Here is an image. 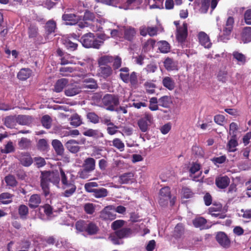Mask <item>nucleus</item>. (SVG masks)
Instances as JSON below:
<instances>
[{
	"label": "nucleus",
	"instance_id": "nucleus-1",
	"mask_svg": "<svg viewBox=\"0 0 251 251\" xmlns=\"http://www.w3.org/2000/svg\"><path fill=\"white\" fill-rule=\"evenodd\" d=\"M41 186L45 196L50 194L49 182L58 184L60 181L59 174L57 171L42 172L41 176Z\"/></svg>",
	"mask_w": 251,
	"mask_h": 251
},
{
	"label": "nucleus",
	"instance_id": "nucleus-2",
	"mask_svg": "<svg viewBox=\"0 0 251 251\" xmlns=\"http://www.w3.org/2000/svg\"><path fill=\"white\" fill-rule=\"evenodd\" d=\"M80 42L82 45L86 48H93L95 49H99L103 42L97 39L92 33H88L84 34L81 37Z\"/></svg>",
	"mask_w": 251,
	"mask_h": 251
},
{
	"label": "nucleus",
	"instance_id": "nucleus-3",
	"mask_svg": "<svg viewBox=\"0 0 251 251\" xmlns=\"http://www.w3.org/2000/svg\"><path fill=\"white\" fill-rule=\"evenodd\" d=\"M103 105L106 106V109L109 111H115V107L119 105V97L113 94H106L102 99Z\"/></svg>",
	"mask_w": 251,
	"mask_h": 251
},
{
	"label": "nucleus",
	"instance_id": "nucleus-4",
	"mask_svg": "<svg viewBox=\"0 0 251 251\" xmlns=\"http://www.w3.org/2000/svg\"><path fill=\"white\" fill-rule=\"evenodd\" d=\"M153 117L149 113H146L144 117L139 119L137 121V125L140 130L143 132H147L150 126L153 123Z\"/></svg>",
	"mask_w": 251,
	"mask_h": 251
},
{
	"label": "nucleus",
	"instance_id": "nucleus-5",
	"mask_svg": "<svg viewBox=\"0 0 251 251\" xmlns=\"http://www.w3.org/2000/svg\"><path fill=\"white\" fill-rule=\"evenodd\" d=\"M234 22V19L232 17L228 18L223 29V33L220 36V38L222 41L226 42L229 39V36L233 29Z\"/></svg>",
	"mask_w": 251,
	"mask_h": 251
},
{
	"label": "nucleus",
	"instance_id": "nucleus-6",
	"mask_svg": "<svg viewBox=\"0 0 251 251\" xmlns=\"http://www.w3.org/2000/svg\"><path fill=\"white\" fill-rule=\"evenodd\" d=\"M171 199L170 188L165 187L161 189L159 192V203L162 206H166Z\"/></svg>",
	"mask_w": 251,
	"mask_h": 251
},
{
	"label": "nucleus",
	"instance_id": "nucleus-7",
	"mask_svg": "<svg viewBox=\"0 0 251 251\" xmlns=\"http://www.w3.org/2000/svg\"><path fill=\"white\" fill-rule=\"evenodd\" d=\"M114 209V207L111 205L105 207L100 212V218L104 220H113L115 219L116 215Z\"/></svg>",
	"mask_w": 251,
	"mask_h": 251
},
{
	"label": "nucleus",
	"instance_id": "nucleus-8",
	"mask_svg": "<svg viewBox=\"0 0 251 251\" xmlns=\"http://www.w3.org/2000/svg\"><path fill=\"white\" fill-rule=\"evenodd\" d=\"M216 240L221 246L225 249L229 248L231 242L227 235L224 232H219L216 236Z\"/></svg>",
	"mask_w": 251,
	"mask_h": 251
},
{
	"label": "nucleus",
	"instance_id": "nucleus-9",
	"mask_svg": "<svg viewBox=\"0 0 251 251\" xmlns=\"http://www.w3.org/2000/svg\"><path fill=\"white\" fill-rule=\"evenodd\" d=\"M95 19V16L94 13L87 10L84 13L83 17V21L79 22L78 24V26L80 28H83L87 27L89 25L88 22H93Z\"/></svg>",
	"mask_w": 251,
	"mask_h": 251
},
{
	"label": "nucleus",
	"instance_id": "nucleus-10",
	"mask_svg": "<svg viewBox=\"0 0 251 251\" xmlns=\"http://www.w3.org/2000/svg\"><path fill=\"white\" fill-rule=\"evenodd\" d=\"M187 36V25L184 23L182 26L177 27L176 38L179 42H184Z\"/></svg>",
	"mask_w": 251,
	"mask_h": 251
},
{
	"label": "nucleus",
	"instance_id": "nucleus-11",
	"mask_svg": "<svg viewBox=\"0 0 251 251\" xmlns=\"http://www.w3.org/2000/svg\"><path fill=\"white\" fill-rule=\"evenodd\" d=\"M62 19L64 21L70 22L67 23V25H73L77 23L78 21L81 20V18L74 14H65L62 16Z\"/></svg>",
	"mask_w": 251,
	"mask_h": 251
},
{
	"label": "nucleus",
	"instance_id": "nucleus-12",
	"mask_svg": "<svg viewBox=\"0 0 251 251\" xmlns=\"http://www.w3.org/2000/svg\"><path fill=\"white\" fill-rule=\"evenodd\" d=\"M62 188L65 190L64 196L66 197H70L76 190V186L73 181L63 184Z\"/></svg>",
	"mask_w": 251,
	"mask_h": 251
},
{
	"label": "nucleus",
	"instance_id": "nucleus-13",
	"mask_svg": "<svg viewBox=\"0 0 251 251\" xmlns=\"http://www.w3.org/2000/svg\"><path fill=\"white\" fill-rule=\"evenodd\" d=\"M199 39L200 44L205 48L211 47V43L209 36L204 32H200L199 34Z\"/></svg>",
	"mask_w": 251,
	"mask_h": 251
},
{
	"label": "nucleus",
	"instance_id": "nucleus-14",
	"mask_svg": "<svg viewBox=\"0 0 251 251\" xmlns=\"http://www.w3.org/2000/svg\"><path fill=\"white\" fill-rule=\"evenodd\" d=\"M81 91V88L78 86L71 85L67 86L65 90V94L67 96L73 97L79 94Z\"/></svg>",
	"mask_w": 251,
	"mask_h": 251
},
{
	"label": "nucleus",
	"instance_id": "nucleus-15",
	"mask_svg": "<svg viewBox=\"0 0 251 251\" xmlns=\"http://www.w3.org/2000/svg\"><path fill=\"white\" fill-rule=\"evenodd\" d=\"M19 160L22 165L25 167H29L33 162V159L28 153H22Z\"/></svg>",
	"mask_w": 251,
	"mask_h": 251
},
{
	"label": "nucleus",
	"instance_id": "nucleus-16",
	"mask_svg": "<svg viewBox=\"0 0 251 251\" xmlns=\"http://www.w3.org/2000/svg\"><path fill=\"white\" fill-rule=\"evenodd\" d=\"M134 175L132 172L123 174L119 176V182L121 184L132 183L134 180Z\"/></svg>",
	"mask_w": 251,
	"mask_h": 251
},
{
	"label": "nucleus",
	"instance_id": "nucleus-17",
	"mask_svg": "<svg viewBox=\"0 0 251 251\" xmlns=\"http://www.w3.org/2000/svg\"><path fill=\"white\" fill-rule=\"evenodd\" d=\"M79 143L75 140H70L65 144L66 148L72 153H75L79 151L80 147L77 146Z\"/></svg>",
	"mask_w": 251,
	"mask_h": 251
},
{
	"label": "nucleus",
	"instance_id": "nucleus-18",
	"mask_svg": "<svg viewBox=\"0 0 251 251\" xmlns=\"http://www.w3.org/2000/svg\"><path fill=\"white\" fill-rule=\"evenodd\" d=\"M82 168H84L92 172L96 168V160L92 157L86 158L83 161Z\"/></svg>",
	"mask_w": 251,
	"mask_h": 251
},
{
	"label": "nucleus",
	"instance_id": "nucleus-19",
	"mask_svg": "<svg viewBox=\"0 0 251 251\" xmlns=\"http://www.w3.org/2000/svg\"><path fill=\"white\" fill-rule=\"evenodd\" d=\"M230 179L227 176L218 177L216 179L217 186L221 189L226 188L229 184Z\"/></svg>",
	"mask_w": 251,
	"mask_h": 251
},
{
	"label": "nucleus",
	"instance_id": "nucleus-20",
	"mask_svg": "<svg viewBox=\"0 0 251 251\" xmlns=\"http://www.w3.org/2000/svg\"><path fill=\"white\" fill-rule=\"evenodd\" d=\"M51 145L54 149L56 153L58 155H62L64 153V149L61 142L57 139L52 141Z\"/></svg>",
	"mask_w": 251,
	"mask_h": 251
},
{
	"label": "nucleus",
	"instance_id": "nucleus-21",
	"mask_svg": "<svg viewBox=\"0 0 251 251\" xmlns=\"http://www.w3.org/2000/svg\"><path fill=\"white\" fill-rule=\"evenodd\" d=\"M41 201L40 196L38 194H33L29 200L28 205L31 208H35L39 206Z\"/></svg>",
	"mask_w": 251,
	"mask_h": 251
},
{
	"label": "nucleus",
	"instance_id": "nucleus-22",
	"mask_svg": "<svg viewBox=\"0 0 251 251\" xmlns=\"http://www.w3.org/2000/svg\"><path fill=\"white\" fill-rule=\"evenodd\" d=\"M136 31L135 29L132 27H127L124 30V37L126 40L131 41L135 36Z\"/></svg>",
	"mask_w": 251,
	"mask_h": 251
},
{
	"label": "nucleus",
	"instance_id": "nucleus-23",
	"mask_svg": "<svg viewBox=\"0 0 251 251\" xmlns=\"http://www.w3.org/2000/svg\"><path fill=\"white\" fill-rule=\"evenodd\" d=\"M162 84L165 88L169 90H173L175 87L174 80L169 76H165L163 78Z\"/></svg>",
	"mask_w": 251,
	"mask_h": 251
},
{
	"label": "nucleus",
	"instance_id": "nucleus-24",
	"mask_svg": "<svg viewBox=\"0 0 251 251\" xmlns=\"http://www.w3.org/2000/svg\"><path fill=\"white\" fill-rule=\"evenodd\" d=\"M164 65L168 71H173L177 69V64L172 58L167 57L164 62Z\"/></svg>",
	"mask_w": 251,
	"mask_h": 251
},
{
	"label": "nucleus",
	"instance_id": "nucleus-25",
	"mask_svg": "<svg viewBox=\"0 0 251 251\" xmlns=\"http://www.w3.org/2000/svg\"><path fill=\"white\" fill-rule=\"evenodd\" d=\"M207 221L203 217H199L195 218L193 221V224L196 227H199L201 229H203L207 228L206 227V224Z\"/></svg>",
	"mask_w": 251,
	"mask_h": 251
},
{
	"label": "nucleus",
	"instance_id": "nucleus-26",
	"mask_svg": "<svg viewBox=\"0 0 251 251\" xmlns=\"http://www.w3.org/2000/svg\"><path fill=\"white\" fill-rule=\"evenodd\" d=\"M31 143L32 142L30 139L23 137L19 141L18 145L20 149L25 150L31 147Z\"/></svg>",
	"mask_w": 251,
	"mask_h": 251
},
{
	"label": "nucleus",
	"instance_id": "nucleus-27",
	"mask_svg": "<svg viewBox=\"0 0 251 251\" xmlns=\"http://www.w3.org/2000/svg\"><path fill=\"white\" fill-rule=\"evenodd\" d=\"M241 36L244 43H246L251 41V27H244Z\"/></svg>",
	"mask_w": 251,
	"mask_h": 251
},
{
	"label": "nucleus",
	"instance_id": "nucleus-28",
	"mask_svg": "<svg viewBox=\"0 0 251 251\" xmlns=\"http://www.w3.org/2000/svg\"><path fill=\"white\" fill-rule=\"evenodd\" d=\"M68 82V80L66 78H61L58 80L54 86V91L56 92H61Z\"/></svg>",
	"mask_w": 251,
	"mask_h": 251
},
{
	"label": "nucleus",
	"instance_id": "nucleus-29",
	"mask_svg": "<svg viewBox=\"0 0 251 251\" xmlns=\"http://www.w3.org/2000/svg\"><path fill=\"white\" fill-rule=\"evenodd\" d=\"M100 67V73L103 78L110 76L112 74V69L109 66H101Z\"/></svg>",
	"mask_w": 251,
	"mask_h": 251
},
{
	"label": "nucleus",
	"instance_id": "nucleus-30",
	"mask_svg": "<svg viewBox=\"0 0 251 251\" xmlns=\"http://www.w3.org/2000/svg\"><path fill=\"white\" fill-rule=\"evenodd\" d=\"M131 233L132 230L130 228H123L115 232V234H116V236L120 239L127 237L131 234Z\"/></svg>",
	"mask_w": 251,
	"mask_h": 251
},
{
	"label": "nucleus",
	"instance_id": "nucleus-31",
	"mask_svg": "<svg viewBox=\"0 0 251 251\" xmlns=\"http://www.w3.org/2000/svg\"><path fill=\"white\" fill-rule=\"evenodd\" d=\"M157 45L161 52L165 53L169 52L170 46L167 41H160L157 42Z\"/></svg>",
	"mask_w": 251,
	"mask_h": 251
},
{
	"label": "nucleus",
	"instance_id": "nucleus-32",
	"mask_svg": "<svg viewBox=\"0 0 251 251\" xmlns=\"http://www.w3.org/2000/svg\"><path fill=\"white\" fill-rule=\"evenodd\" d=\"M31 71L29 69H22L17 75V77L19 79L24 80L28 78L30 75Z\"/></svg>",
	"mask_w": 251,
	"mask_h": 251
},
{
	"label": "nucleus",
	"instance_id": "nucleus-33",
	"mask_svg": "<svg viewBox=\"0 0 251 251\" xmlns=\"http://www.w3.org/2000/svg\"><path fill=\"white\" fill-rule=\"evenodd\" d=\"M83 87L88 89H96L98 87L96 81L93 78H86L83 81Z\"/></svg>",
	"mask_w": 251,
	"mask_h": 251
},
{
	"label": "nucleus",
	"instance_id": "nucleus-34",
	"mask_svg": "<svg viewBox=\"0 0 251 251\" xmlns=\"http://www.w3.org/2000/svg\"><path fill=\"white\" fill-rule=\"evenodd\" d=\"M113 60V57L109 55H103L99 58L98 62L99 66H108L107 64L112 62Z\"/></svg>",
	"mask_w": 251,
	"mask_h": 251
},
{
	"label": "nucleus",
	"instance_id": "nucleus-35",
	"mask_svg": "<svg viewBox=\"0 0 251 251\" xmlns=\"http://www.w3.org/2000/svg\"><path fill=\"white\" fill-rule=\"evenodd\" d=\"M94 196L97 198H101L106 197L108 195V191L104 188L95 189L94 192Z\"/></svg>",
	"mask_w": 251,
	"mask_h": 251
},
{
	"label": "nucleus",
	"instance_id": "nucleus-36",
	"mask_svg": "<svg viewBox=\"0 0 251 251\" xmlns=\"http://www.w3.org/2000/svg\"><path fill=\"white\" fill-rule=\"evenodd\" d=\"M18 213L21 219H25L28 214L27 206L24 204L20 205L18 208Z\"/></svg>",
	"mask_w": 251,
	"mask_h": 251
},
{
	"label": "nucleus",
	"instance_id": "nucleus-37",
	"mask_svg": "<svg viewBox=\"0 0 251 251\" xmlns=\"http://www.w3.org/2000/svg\"><path fill=\"white\" fill-rule=\"evenodd\" d=\"M56 23L53 20H49L45 25V29L48 34H50L55 32L56 29Z\"/></svg>",
	"mask_w": 251,
	"mask_h": 251
},
{
	"label": "nucleus",
	"instance_id": "nucleus-38",
	"mask_svg": "<svg viewBox=\"0 0 251 251\" xmlns=\"http://www.w3.org/2000/svg\"><path fill=\"white\" fill-rule=\"evenodd\" d=\"M233 56L238 62L239 65L244 64L246 61V57L245 55L237 51L233 53Z\"/></svg>",
	"mask_w": 251,
	"mask_h": 251
},
{
	"label": "nucleus",
	"instance_id": "nucleus-39",
	"mask_svg": "<svg viewBox=\"0 0 251 251\" xmlns=\"http://www.w3.org/2000/svg\"><path fill=\"white\" fill-rule=\"evenodd\" d=\"M16 118L14 116H9L5 117L4 125L8 128H13L16 124Z\"/></svg>",
	"mask_w": 251,
	"mask_h": 251
},
{
	"label": "nucleus",
	"instance_id": "nucleus-40",
	"mask_svg": "<svg viewBox=\"0 0 251 251\" xmlns=\"http://www.w3.org/2000/svg\"><path fill=\"white\" fill-rule=\"evenodd\" d=\"M184 228L182 224H178L175 227L174 229V236L176 238L180 237L184 233Z\"/></svg>",
	"mask_w": 251,
	"mask_h": 251
},
{
	"label": "nucleus",
	"instance_id": "nucleus-41",
	"mask_svg": "<svg viewBox=\"0 0 251 251\" xmlns=\"http://www.w3.org/2000/svg\"><path fill=\"white\" fill-rule=\"evenodd\" d=\"M92 172L84 168L80 169L77 173L78 176L81 179H88L91 176Z\"/></svg>",
	"mask_w": 251,
	"mask_h": 251
},
{
	"label": "nucleus",
	"instance_id": "nucleus-42",
	"mask_svg": "<svg viewBox=\"0 0 251 251\" xmlns=\"http://www.w3.org/2000/svg\"><path fill=\"white\" fill-rule=\"evenodd\" d=\"M16 122L22 125H27L30 122V117L25 115H19L16 118Z\"/></svg>",
	"mask_w": 251,
	"mask_h": 251
},
{
	"label": "nucleus",
	"instance_id": "nucleus-43",
	"mask_svg": "<svg viewBox=\"0 0 251 251\" xmlns=\"http://www.w3.org/2000/svg\"><path fill=\"white\" fill-rule=\"evenodd\" d=\"M98 229L99 228L96 225L93 223H90L86 227V231L90 235L96 234Z\"/></svg>",
	"mask_w": 251,
	"mask_h": 251
},
{
	"label": "nucleus",
	"instance_id": "nucleus-44",
	"mask_svg": "<svg viewBox=\"0 0 251 251\" xmlns=\"http://www.w3.org/2000/svg\"><path fill=\"white\" fill-rule=\"evenodd\" d=\"M70 119L71 120V125L77 127L82 124L80 117L77 114H74Z\"/></svg>",
	"mask_w": 251,
	"mask_h": 251
},
{
	"label": "nucleus",
	"instance_id": "nucleus-45",
	"mask_svg": "<svg viewBox=\"0 0 251 251\" xmlns=\"http://www.w3.org/2000/svg\"><path fill=\"white\" fill-rule=\"evenodd\" d=\"M128 83L130 82L132 87H136L138 83L137 75L135 72H132L128 76Z\"/></svg>",
	"mask_w": 251,
	"mask_h": 251
},
{
	"label": "nucleus",
	"instance_id": "nucleus-46",
	"mask_svg": "<svg viewBox=\"0 0 251 251\" xmlns=\"http://www.w3.org/2000/svg\"><path fill=\"white\" fill-rule=\"evenodd\" d=\"M158 101L159 105L163 107H168L170 102V98L169 96H164L160 98Z\"/></svg>",
	"mask_w": 251,
	"mask_h": 251
},
{
	"label": "nucleus",
	"instance_id": "nucleus-47",
	"mask_svg": "<svg viewBox=\"0 0 251 251\" xmlns=\"http://www.w3.org/2000/svg\"><path fill=\"white\" fill-rule=\"evenodd\" d=\"M37 149L41 151H45L47 150L49 147V145L46 139H41L37 144Z\"/></svg>",
	"mask_w": 251,
	"mask_h": 251
},
{
	"label": "nucleus",
	"instance_id": "nucleus-48",
	"mask_svg": "<svg viewBox=\"0 0 251 251\" xmlns=\"http://www.w3.org/2000/svg\"><path fill=\"white\" fill-rule=\"evenodd\" d=\"M14 151L15 148L13 142L10 141L5 145L4 149H1L0 151L2 153H9L14 152Z\"/></svg>",
	"mask_w": 251,
	"mask_h": 251
},
{
	"label": "nucleus",
	"instance_id": "nucleus-49",
	"mask_svg": "<svg viewBox=\"0 0 251 251\" xmlns=\"http://www.w3.org/2000/svg\"><path fill=\"white\" fill-rule=\"evenodd\" d=\"M42 124L43 126L47 129H49L51 125V119L50 116L46 115L44 116L42 118Z\"/></svg>",
	"mask_w": 251,
	"mask_h": 251
},
{
	"label": "nucleus",
	"instance_id": "nucleus-50",
	"mask_svg": "<svg viewBox=\"0 0 251 251\" xmlns=\"http://www.w3.org/2000/svg\"><path fill=\"white\" fill-rule=\"evenodd\" d=\"M238 145V142L236 140V137H232L228 141L227 147L230 151L234 152L236 150V147Z\"/></svg>",
	"mask_w": 251,
	"mask_h": 251
},
{
	"label": "nucleus",
	"instance_id": "nucleus-51",
	"mask_svg": "<svg viewBox=\"0 0 251 251\" xmlns=\"http://www.w3.org/2000/svg\"><path fill=\"white\" fill-rule=\"evenodd\" d=\"M28 36L29 38H35L38 34V28L34 25H30L28 27Z\"/></svg>",
	"mask_w": 251,
	"mask_h": 251
},
{
	"label": "nucleus",
	"instance_id": "nucleus-52",
	"mask_svg": "<svg viewBox=\"0 0 251 251\" xmlns=\"http://www.w3.org/2000/svg\"><path fill=\"white\" fill-rule=\"evenodd\" d=\"M11 197V195L9 193H4L0 195V200L2 203L8 204L11 202L10 200Z\"/></svg>",
	"mask_w": 251,
	"mask_h": 251
},
{
	"label": "nucleus",
	"instance_id": "nucleus-53",
	"mask_svg": "<svg viewBox=\"0 0 251 251\" xmlns=\"http://www.w3.org/2000/svg\"><path fill=\"white\" fill-rule=\"evenodd\" d=\"M113 146L117 149L123 151L124 150L125 145L123 142L119 138L114 139L113 141Z\"/></svg>",
	"mask_w": 251,
	"mask_h": 251
},
{
	"label": "nucleus",
	"instance_id": "nucleus-54",
	"mask_svg": "<svg viewBox=\"0 0 251 251\" xmlns=\"http://www.w3.org/2000/svg\"><path fill=\"white\" fill-rule=\"evenodd\" d=\"M87 118L89 120L94 123L97 124L99 122V117L94 112H89L87 114Z\"/></svg>",
	"mask_w": 251,
	"mask_h": 251
},
{
	"label": "nucleus",
	"instance_id": "nucleus-55",
	"mask_svg": "<svg viewBox=\"0 0 251 251\" xmlns=\"http://www.w3.org/2000/svg\"><path fill=\"white\" fill-rule=\"evenodd\" d=\"M5 180L8 185L11 186H15L17 185V182L13 176L9 175L5 177Z\"/></svg>",
	"mask_w": 251,
	"mask_h": 251
},
{
	"label": "nucleus",
	"instance_id": "nucleus-56",
	"mask_svg": "<svg viewBox=\"0 0 251 251\" xmlns=\"http://www.w3.org/2000/svg\"><path fill=\"white\" fill-rule=\"evenodd\" d=\"M83 135L86 136L98 137H99V132L98 130L89 129L83 132Z\"/></svg>",
	"mask_w": 251,
	"mask_h": 251
},
{
	"label": "nucleus",
	"instance_id": "nucleus-57",
	"mask_svg": "<svg viewBox=\"0 0 251 251\" xmlns=\"http://www.w3.org/2000/svg\"><path fill=\"white\" fill-rule=\"evenodd\" d=\"M35 165L38 168H40L46 164V161L44 158L41 157H36L33 159Z\"/></svg>",
	"mask_w": 251,
	"mask_h": 251
},
{
	"label": "nucleus",
	"instance_id": "nucleus-58",
	"mask_svg": "<svg viewBox=\"0 0 251 251\" xmlns=\"http://www.w3.org/2000/svg\"><path fill=\"white\" fill-rule=\"evenodd\" d=\"M158 103L156 98L153 97L150 99L149 108L152 111L157 110L158 106L157 103Z\"/></svg>",
	"mask_w": 251,
	"mask_h": 251
},
{
	"label": "nucleus",
	"instance_id": "nucleus-59",
	"mask_svg": "<svg viewBox=\"0 0 251 251\" xmlns=\"http://www.w3.org/2000/svg\"><path fill=\"white\" fill-rule=\"evenodd\" d=\"M238 129V126L237 124L235 123H231L229 126V134L232 136V137H236V132Z\"/></svg>",
	"mask_w": 251,
	"mask_h": 251
},
{
	"label": "nucleus",
	"instance_id": "nucleus-60",
	"mask_svg": "<svg viewBox=\"0 0 251 251\" xmlns=\"http://www.w3.org/2000/svg\"><path fill=\"white\" fill-rule=\"evenodd\" d=\"M146 91L149 94H153L155 92V84L151 82H146L145 83Z\"/></svg>",
	"mask_w": 251,
	"mask_h": 251
},
{
	"label": "nucleus",
	"instance_id": "nucleus-61",
	"mask_svg": "<svg viewBox=\"0 0 251 251\" xmlns=\"http://www.w3.org/2000/svg\"><path fill=\"white\" fill-rule=\"evenodd\" d=\"M125 222L123 220H118L114 221L112 224V228L113 230H117L119 228L123 226L125 224Z\"/></svg>",
	"mask_w": 251,
	"mask_h": 251
},
{
	"label": "nucleus",
	"instance_id": "nucleus-62",
	"mask_svg": "<svg viewBox=\"0 0 251 251\" xmlns=\"http://www.w3.org/2000/svg\"><path fill=\"white\" fill-rule=\"evenodd\" d=\"M84 207L85 212L88 214H92L95 211V206L93 203H86Z\"/></svg>",
	"mask_w": 251,
	"mask_h": 251
},
{
	"label": "nucleus",
	"instance_id": "nucleus-63",
	"mask_svg": "<svg viewBox=\"0 0 251 251\" xmlns=\"http://www.w3.org/2000/svg\"><path fill=\"white\" fill-rule=\"evenodd\" d=\"M244 19L248 25H251V9H248L245 12Z\"/></svg>",
	"mask_w": 251,
	"mask_h": 251
},
{
	"label": "nucleus",
	"instance_id": "nucleus-64",
	"mask_svg": "<svg viewBox=\"0 0 251 251\" xmlns=\"http://www.w3.org/2000/svg\"><path fill=\"white\" fill-rule=\"evenodd\" d=\"M240 215L245 219L251 218V209H242Z\"/></svg>",
	"mask_w": 251,
	"mask_h": 251
}]
</instances>
